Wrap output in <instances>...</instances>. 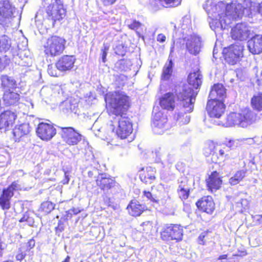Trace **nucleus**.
<instances>
[{
	"instance_id": "nucleus-49",
	"label": "nucleus",
	"mask_w": 262,
	"mask_h": 262,
	"mask_svg": "<svg viewBox=\"0 0 262 262\" xmlns=\"http://www.w3.org/2000/svg\"><path fill=\"white\" fill-rule=\"evenodd\" d=\"M127 61L121 59L118 61L115 64V68L120 71H125L126 69Z\"/></svg>"
},
{
	"instance_id": "nucleus-56",
	"label": "nucleus",
	"mask_w": 262,
	"mask_h": 262,
	"mask_svg": "<svg viewBox=\"0 0 262 262\" xmlns=\"http://www.w3.org/2000/svg\"><path fill=\"white\" fill-rule=\"evenodd\" d=\"M213 148L214 146L213 145L205 147L203 150L204 155L206 157H208L210 155L212 154L213 153Z\"/></svg>"
},
{
	"instance_id": "nucleus-7",
	"label": "nucleus",
	"mask_w": 262,
	"mask_h": 262,
	"mask_svg": "<svg viewBox=\"0 0 262 262\" xmlns=\"http://www.w3.org/2000/svg\"><path fill=\"white\" fill-rule=\"evenodd\" d=\"M183 229L177 224L166 225L161 232V237L163 241H180L183 237Z\"/></svg>"
},
{
	"instance_id": "nucleus-47",
	"label": "nucleus",
	"mask_w": 262,
	"mask_h": 262,
	"mask_svg": "<svg viewBox=\"0 0 262 262\" xmlns=\"http://www.w3.org/2000/svg\"><path fill=\"white\" fill-rule=\"evenodd\" d=\"M165 7H176L181 2L179 0H159Z\"/></svg>"
},
{
	"instance_id": "nucleus-46",
	"label": "nucleus",
	"mask_w": 262,
	"mask_h": 262,
	"mask_svg": "<svg viewBox=\"0 0 262 262\" xmlns=\"http://www.w3.org/2000/svg\"><path fill=\"white\" fill-rule=\"evenodd\" d=\"M143 196L147 198L148 200H149L151 202L158 203L159 199L158 196L155 194H153L151 192L149 191L144 190L143 192Z\"/></svg>"
},
{
	"instance_id": "nucleus-52",
	"label": "nucleus",
	"mask_w": 262,
	"mask_h": 262,
	"mask_svg": "<svg viewBox=\"0 0 262 262\" xmlns=\"http://www.w3.org/2000/svg\"><path fill=\"white\" fill-rule=\"evenodd\" d=\"M26 254L27 252L24 250V248L20 247L19 248L17 254L16 255V260L19 261L22 260L25 258Z\"/></svg>"
},
{
	"instance_id": "nucleus-11",
	"label": "nucleus",
	"mask_w": 262,
	"mask_h": 262,
	"mask_svg": "<svg viewBox=\"0 0 262 262\" xmlns=\"http://www.w3.org/2000/svg\"><path fill=\"white\" fill-rule=\"evenodd\" d=\"M19 185L13 182L7 188H4L0 196V206L3 210H9L11 207L10 200L14 195V191L18 189Z\"/></svg>"
},
{
	"instance_id": "nucleus-18",
	"label": "nucleus",
	"mask_w": 262,
	"mask_h": 262,
	"mask_svg": "<svg viewBox=\"0 0 262 262\" xmlns=\"http://www.w3.org/2000/svg\"><path fill=\"white\" fill-rule=\"evenodd\" d=\"M96 185L104 192H107L111 188L118 186V184L110 175L102 173L97 177Z\"/></svg>"
},
{
	"instance_id": "nucleus-3",
	"label": "nucleus",
	"mask_w": 262,
	"mask_h": 262,
	"mask_svg": "<svg viewBox=\"0 0 262 262\" xmlns=\"http://www.w3.org/2000/svg\"><path fill=\"white\" fill-rule=\"evenodd\" d=\"M202 75L199 70H194L191 72L187 78L188 84H184L179 87L177 92L178 99L182 101L181 105L186 112L192 111L195 97L202 83Z\"/></svg>"
},
{
	"instance_id": "nucleus-13",
	"label": "nucleus",
	"mask_w": 262,
	"mask_h": 262,
	"mask_svg": "<svg viewBox=\"0 0 262 262\" xmlns=\"http://www.w3.org/2000/svg\"><path fill=\"white\" fill-rule=\"evenodd\" d=\"M153 132L155 134H163L168 128L167 119L161 112L156 113L151 124Z\"/></svg>"
},
{
	"instance_id": "nucleus-14",
	"label": "nucleus",
	"mask_w": 262,
	"mask_h": 262,
	"mask_svg": "<svg viewBox=\"0 0 262 262\" xmlns=\"http://www.w3.org/2000/svg\"><path fill=\"white\" fill-rule=\"evenodd\" d=\"M250 34V27L246 23H238L231 29V37L235 40H246Z\"/></svg>"
},
{
	"instance_id": "nucleus-29",
	"label": "nucleus",
	"mask_w": 262,
	"mask_h": 262,
	"mask_svg": "<svg viewBox=\"0 0 262 262\" xmlns=\"http://www.w3.org/2000/svg\"><path fill=\"white\" fill-rule=\"evenodd\" d=\"M24 204L21 201L15 202L12 208L10 207L9 210H4L5 218L4 222L7 223L8 220L10 219H13L15 216L16 214L22 212L24 210Z\"/></svg>"
},
{
	"instance_id": "nucleus-6",
	"label": "nucleus",
	"mask_w": 262,
	"mask_h": 262,
	"mask_svg": "<svg viewBox=\"0 0 262 262\" xmlns=\"http://www.w3.org/2000/svg\"><path fill=\"white\" fill-rule=\"evenodd\" d=\"M47 17L52 20V25L54 26L57 20L62 19L66 15V10L63 8V3L53 1L46 8Z\"/></svg>"
},
{
	"instance_id": "nucleus-43",
	"label": "nucleus",
	"mask_w": 262,
	"mask_h": 262,
	"mask_svg": "<svg viewBox=\"0 0 262 262\" xmlns=\"http://www.w3.org/2000/svg\"><path fill=\"white\" fill-rule=\"evenodd\" d=\"M35 245V241L34 238H31L28 242L24 243L21 246V248H24V250L27 252L30 253H33V249Z\"/></svg>"
},
{
	"instance_id": "nucleus-4",
	"label": "nucleus",
	"mask_w": 262,
	"mask_h": 262,
	"mask_svg": "<svg viewBox=\"0 0 262 262\" xmlns=\"http://www.w3.org/2000/svg\"><path fill=\"white\" fill-rule=\"evenodd\" d=\"M255 120V114L249 109H245L242 113H230L227 117L226 123H223L219 121L216 124H222L226 127L237 125L242 127H246L252 124Z\"/></svg>"
},
{
	"instance_id": "nucleus-30",
	"label": "nucleus",
	"mask_w": 262,
	"mask_h": 262,
	"mask_svg": "<svg viewBox=\"0 0 262 262\" xmlns=\"http://www.w3.org/2000/svg\"><path fill=\"white\" fill-rule=\"evenodd\" d=\"M174 96L172 93H167L164 94L160 100L161 106L165 110L172 111L174 108Z\"/></svg>"
},
{
	"instance_id": "nucleus-33",
	"label": "nucleus",
	"mask_w": 262,
	"mask_h": 262,
	"mask_svg": "<svg viewBox=\"0 0 262 262\" xmlns=\"http://www.w3.org/2000/svg\"><path fill=\"white\" fill-rule=\"evenodd\" d=\"M181 110L178 113H176L174 116V119L176 121V123L179 125H182L188 123L190 121V117L189 115H186L187 113L190 112H186L184 110L183 106L181 105L182 101H180Z\"/></svg>"
},
{
	"instance_id": "nucleus-55",
	"label": "nucleus",
	"mask_w": 262,
	"mask_h": 262,
	"mask_svg": "<svg viewBox=\"0 0 262 262\" xmlns=\"http://www.w3.org/2000/svg\"><path fill=\"white\" fill-rule=\"evenodd\" d=\"M10 60H8L6 56L3 59L0 57V71H2L5 68Z\"/></svg>"
},
{
	"instance_id": "nucleus-58",
	"label": "nucleus",
	"mask_w": 262,
	"mask_h": 262,
	"mask_svg": "<svg viewBox=\"0 0 262 262\" xmlns=\"http://www.w3.org/2000/svg\"><path fill=\"white\" fill-rule=\"evenodd\" d=\"M64 229V227L63 224L61 221L58 222L57 226L55 227L56 234L58 235V236H59L60 233L62 232Z\"/></svg>"
},
{
	"instance_id": "nucleus-32",
	"label": "nucleus",
	"mask_w": 262,
	"mask_h": 262,
	"mask_svg": "<svg viewBox=\"0 0 262 262\" xmlns=\"http://www.w3.org/2000/svg\"><path fill=\"white\" fill-rule=\"evenodd\" d=\"M31 127L28 123H25L16 126L13 130V134L15 141H19V139L28 135L30 130Z\"/></svg>"
},
{
	"instance_id": "nucleus-50",
	"label": "nucleus",
	"mask_w": 262,
	"mask_h": 262,
	"mask_svg": "<svg viewBox=\"0 0 262 262\" xmlns=\"http://www.w3.org/2000/svg\"><path fill=\"white\" fill-rule=\"evenodd\" d=\"M115 53L121 56H124L126 53V49L122 44L118 45L114 49Z\"/></svg>"
},
{
	"instance_id": "nucleus-27",
	"label": "nucleus",
	"mask_w": 262,
	"mask_h": 262,
	"mask_svg": "<svg viewBox=\"0 0 262 262\" xmlns=\"http://www.w3.org/2000/svg\"><path fill=\"white\" fill-rule=\"evenodd\" d=\"M78 104L75 100L68 99L61 102L60 108L64 114L72 113L76 114L78 113Z\"/></svg>"
},
{
	"instance_id": "nucleus-51",
	"label": "nucleus",
	"mask_w": 262,
	"mask_h": 262,
	"mask_svg": "<svg viewBox=\"0 0 262 262\" xmlns=\"http://www.w3.org/2000/svg\"><path fill=\"white\" fill-rule=\"evenodd\" d=\"M188 180L186 177H181L178 180V187L189 186L188 184Z\"/></svg>"
},
{
	"instance_id": "nucleus-59",
	"label": "nucleus",
	"mask_w": 262,
	"mask_h": 262,
	"mask_svg": "<svg viewBox=\"0 0 262 262\" xmlns=\"http://www.w3.org/2000/svg\"><path fill=\"white\" fill-rule=\"evenodd\" d=\"M88 174L89 177H94L97 179V177L101 173H99V170L97 169H93L92 170L89 171Z\"/></svg>"
},
{
	"instance_id": "nucleus-64",
	"label": "nucleus",
	"mask_w": 262,
	"mask_h": 262,
	"mask_svg": "<svg viewBox=\"0 0 262 262\" xmlns=\"http://www.w3.org/2000/svg\"><path fill=\"white\" fill-rule=\"evenodd\" d=\"M80 211L77 209H72L69 210V213L71 214H78Z\"/></svg>"
},
{
	"instance_id": "nucleus-21",
	"label": "nucleus",
	"mask_w": 262,
	"mask_h": 262,
	"mask_svg": "<svg viewBox=\"0 0 262 262\" xmlns=\"http://www.w3.org/2000/svg\"><path fill=\"white\" fill-rule=\"evenodd\" d=\"M249 51L253 54H259L262 52V35H255L247 42Z\"/></svg>"
},
{
	"instance_id": "nucleus-23",
	"label": "nucleus",
	"mask_w": 262,
	"mask_h": 262,
	"mask_svg": "<svg viewBox=\"0 0 262 262\" xmlns=\"http://www.w3.org/2000/svg\"><path fill=\"white\" fill-rule=\"evenodd\" d=\"M226 97V89L223 84L217 83L214 84L212 88L209 98L211 100H216L217 101H222L223 102Z\"/></svg>"
},
{
	"instance_id": "nucleus-19",
	"label": "nucleus",
	"mask_w": 262,
	"mask_h": 262,
	"mask_svg": "<svg viewBox=\"0 0 262 262\" xmlns=\"http://www.w3.org/2000/svg\"><path fill=\"white\" fill-rule=\"evenodd\" d=\"M76 58L73 55H63L56 63L57 69L61 72L71 71L74 66Z\"/></svg>"
},
{
	"instance_id": "nucleus-42",
	"label": "nucleus",
	"mask_w": 262,
	"mask_h": 262,
	"mask_svg": "<svg viewBox=\"0 0 262 262\" xmlns=\"http://www.w3.org/2000/svg\"><path fill=\"white\" fill-rule=\"evenodd\" d=\"M191 19L187 16H185L182 18L181 20V28L183 30V33L187 34V31L189 30L191 28Z\"/></svg>"
},
{
	"instance_id": "nucleus-8",
	"label": "nucleus",
	"mask_w": 262,
	"mask_h": 262,
	"mask_svg": "<svg viewBox=\"0 0 262 262\" xmlns=\"http://www.w3.org/2000/svg\"><path fill=\"white\" fill-rule=\"evenodd\" d=\"M240 4L242 8L239 10L242 13V17L244 16L252 18L258 13L262 15V2L260 3H258L251 0H245L243 4Z\"/></svg>"
},
{
	"instance_id": "nucleus-62",
	"label": "nucleus",
	"mask_w": 262,
	"mask_h": 262,
	"mask_svg": "<svg viewBox=\"0 0 262 262\" xmlns=\"http://www.w3.org/2000/svg\"><path fill=\"white\" fill-rule=\"evenodd\" d=\"M104 6H109L113 5L117 0H99Z\"/></svg>"
},
{
	"instance_id": "nucleus-45",
	"label": "nucleus",
	"mask_w": 262,
	"mask_h": 262,
	"mask_svg": "<svg viewBox=\"0 0 262 262\" xmlns=\"http://www.w3.org/2000/svg\"><path fill=\"white\" fill-rule=\"evenodd\" d=\"M232 201L237 204V206L239 207L241 205V207L246 208L249 205V201L247 199H243L241 197L239 198L233 197Z\"/></svg>"
},
{
	"instance_id": "nucleus-1",
	"label": "nucleus",
	"mask_w": 262,
	"mask_h": 262,
	"mask_svg": "<svg viewBox=\"0 0 262 262\" xmlns=\"http://www.w3.org/2000/svg\"><path fill=\"white\" fill-rule=\"evenodd\" d=\"M104 99L111 106L113 132L116 128V135L122 139L126 138L133 132L132 123L126 113L129 106L128 97L122 93L110 92L105 95Z\"/></svg>"
},
{
	"instance_id": "nucleus-25",
	"label": "nucleus",
	"mask_w": 262,
	"mask_h": 262,
	"mask_svg": "<svg viewBox=\"0 0 262 262\" xmlns=\"http://www.w3.org/2000/svg\"><path fill=\"white\" fill-rule=\"evenodd\" d=\"M156 172L155 168L151 166L147 167L145 170L143 168L140 173V179L145 184H150L156 179Z\"/></svg>"
},
{
	"instance_id": "nucleus-10",
	"label": "nucleus",
	"mask_w": 262,
	"mask_h": 262,
	"mask_svg": "<svg viewBox=\"0 0 262 262\" xmlns=\"http://www.w3.org/2000/svg\"><path fill=\"white\" fill-rule=\"evenodd\" d=\"M60 128L61 138L69 145H77L81 140L82 135L73 127H62Z\"/></svg>"
},
{
	"instance_id": "nucleus-26",
	"label": "nucleus",
	"mask_w": 262,
	"mask_h": 262,
	"mask_svg": "<svg viewBox=\"0 0 262 262\" xmlns=\"http://www.w3.org/2000/svg\"><path fill=\"white\" fill-rule=\"evenodd\" d=\"M19 95L13 90H5L4 91L2 100L6 106L14 105L17 104L19 100Z\"/></svg>"
},
{
	"instance_id": "nucleus-57",
	"label": "nucleus",
	"mask_w": 262,
	"mask_h": 262,
	"mask_svg": "<svg viewBox=\"0 0 262 262\" xmlns=\"http://www.w3.org/2000/svg\"><path fill=\"white\" fill-rule=\"evenodd\" d=\"M178 195L181 200H186L190 193V191H177Z\"/></svg>"
},
{
	"instance_id": "nucleus-31",
	"label": "nucleus",
	"mask_w": 262,
	"mask_h": 262,
	"mask_svg": "<svg viewBox=\"0 0 262 262\" xmlns=\"http://www.w3.org/2000/svg\"><path fill=\"white\" fill-rule=\"evenodd\" d=\"M1 88L5 90L12 91L17 88V82L15 79L8 75H2L0 78Z\"/></svg>"
},
{
	"instance_id": "nucleus-2",
	"label": "nucleus",
	"mask_w": 262,
	"mask_h": 262,
	"mask_svg": "<svg viewBox=\"0 0 262 262\" xmlns=\"http://www.w3.org/2000/svg\"><path fill=\"white\" fill-rule=\"evenodd\" d=\"M241 8L236 1L228 4L221 1L210 9L207 8L206 11L209 15L211 14L209 17H212L209 23L211 29L215 32L226 29L233 20L242 18L239 10Z\"/></svg>"
},
{
	"instance_id": "nucleus-60",
	"label": "nucleus",
	"mask_w": 262,
	"mask_h": 262,
	"mask_svg": "<svg viewBox=\"0 0 262 262\" xmlns=\"http://www.w3.org/2000/svg\"><path fill=\"white\" fill-rule=\"evenodd\" d=\"M236 76L241 80H243L244 79V72L242 69H237L235 71Z\"/></svg>"
},
{
	"instance_id": "nucleus-35",
	"label": "nucleus",
	"mask_w": 262,
	"mask_h": 262,
	"mask_svg": "<svg viewBox=\"0 0 262 262\" xmlns=\"http://www.w3.org/2000/svg\"><path fill=\"white\" fill-rule=\"evenodd\" d=\"M251 106L254 110L260 112L262 111V93L254 95L251 100Z\"/></svg>"
},
{
	"instance_id": "nucleus-39",
	"label": "nucleus",
	"mask_w": 262,
	"mask_h": 262,
	"mask_svg": "<svg viewBox=\"0 0 262 262\" xmlns=\"http://www.w3.org/2000/svg\"><path fill=\"white\" fill-rule=\"evenodd\" d=\"M33 215V212L30 211H26L24 214L23 216L19 220V222L20 223L26 222L29 226H32L34 223Z\"/></svg>"
},
{
	"instance_id": "nucleus-17",
	"label": "nucleus",
	"mask_w": 262,
	"mask_h": 262,
	"mask_svg": "<svg viewBox=\"0 0 262 262\" xmlns=\"http://www.w3.org/2000/svg\"><path fill=\"white\" fill-rule=\"evenodd\" d=\"M56 129L51 124L41 122L38 125L36 134L42 140L49 141L56 134Z\"/></svg>"
},
{
	"instance_id": "nucleus-38",
	"label": "nucleus",
	"mask_w": 262,
	"mask_h": 262,
	"mask_svg": "<svg viewBox=\"0 0 262 262\" xmlns=\"http://www.w3.org/2000/svg\"><path fill=\"white\" fill-rule=\"evenodd\" d=\"M55 207V204L50 201H46L41 204L39 210L45 214H48L54 209Z\"/></svg>"
},
{
	"instance_id": "nucleus-9",
	"label": "nucleus",
	"mask_w": 262,
	"mask_h": 262,
	"mask_svg": "<svg viewBox=\"0 0 262 262\" xmlns=\"http://www.w3.org/2000/svg\"><path fill=\"white\" fill-rule=\"evenodd\" d=\"M16 8L9 0L0 1V19L1 24L7 26L10 22V19L14 17Z\"/></svg>"
},
{
	"instance_id": "nucleus-22",
	"label": "nucleus",
	"mask_w": 262,
	"mask_h": 262,
	"mask_svg": "<svg viewBox=\"0 0 262 262\" xmlns=\"http://www.w3.org/2000/svg\"><path fill=\"white\" fill-rule=\"evenodd\" d=\"M16 115L10 111H6L0 114V129L9 127L14 122Z\"/></svg>"
},
{
	"instance_id": "nucleus-12",
	"label": "nucleus",
	"mask_w": 262,
	"mask_h": 262,
	"mask_svg": "<svg viewBox=\"0 0 262 262\" xmlns=\"http://www.w3.org/2000/svg\"><path fill=\"white\" fill-rule=\"evenodd\" d=\"M17 46L11 45V39L6 35H0V53L5 54L8 60L16 54Z\"/></svg>"
},
{
	"instance_id": "nucleus-15",
	"label": "nucleus",
	"mask_w": 262,
	"mask_h": 262,
	"mask_svg": "<svg viewBox=\"0 0 262 262\" xmlns=\"http://www.w3.org/2000/svg\"><path fill=\"white\" fill-rule=\"evenodd\" d=\"M184 39L186 41L187 50L190 54L196 55L200 53L202 48V42L200 36L195 34L187 35Z\"/></svg>"
},
{
	"instance_id": "nucleus-54",
	"label": "nucleus",
	"mask_w": 262,
	"mask_h": 262,
	"mask_svg": "<svg viewBox=\"0 0 262 262\" xmlns=\"http://www.w3.org/2000/svg\"><path fill=\"white\" fill-rule=\"evenodd\" d=\"M219 154L222 158L225 157V159L233 158V156L231 155V152H228L225 149H221L219 151Z\"/></svg>"
},
{
	"instance_id": "nucleus-63",
	"label": "nucleus",
	"mask_w": 262,
	"mask_h": 262,
	"mask_svg": "<svg viewBox=\"0 0 262 262\" xmlns=\"http://www.w3.org/2000/svg\"><path fill=\"white\" fill-rule=\"evenodd\" d=\"M157 40L158 41L163 43L166 40V36L163 34H159L157 36Z\"/></svg>"
},
{
	"instance_id": "nucleus-61",
	"label": "nucleus",
	"mask_w": 262,
	"mask_h": 262,
	"mask_svg": "<svg viewBox=\"0 0 262 262\" xmlns=\"http://www.w3.org/2000/svg\"><path fill=\"white\" fill-rule=\"evenodd\" d=\"M108 48L104 47V49H101V59L102 61L104 63L106 60V56L107 54Z\"/></svg>"
},
{
	"instance_id": "nucleus-5",
	"label": "nucleus",
	"mask_w": 262,
	"mask_h": 262,
	"mask_svg": "<svg viewBox=\"0 0 262 262\" xmlns=\"http://www.w3.org/2000/svg\"><path fill=\"white\" fill-rule=\"evenodd\" d=\"M66 40L60 37L52 36L48 38L45 46V54L51 56H56L61 54L65 49Z\"/></svg>"
},
{
	"instance_id": "nucleus-41",
	"label": "nucleus",
	"mask_w": 262,
	"mask_h": 262,
	"mask_svg": "<svg viewBox=\"0 0 262 262\" xmlns=\"http://www.w3.org/2000/svg\"><path fill=\"white\" fill-rule=\"evenodd\" d=\"M224 144L230 150H233L239 146V141L238 140L226 138Z\"/></svg>"
},
{
	"instance_id": "nucleus-53",
	"label": "nucleus",
	"mask_w": 262,
	"mask_h": 262,
	"mask_svg": "<svg viewBox=\"0 0 262 262\" xmlns=\"http://www.w3.org/2000/svg\"><path fill=\"white\" fill-rule=\"evenodd\" d=\"M140 226L143 227V231L145 232L148 233L152 228V223L150 221H146L143 222Z\"/></svg>"
},
{
	"instance_id": "nucleus-20",
	"label": "nucleus",
	"mask_w": 262,
	"mask_h": 262,
	"mask_svg": "<svg viewBox=\"0 0 262 262\" xmlns=\"http://www.w3.org/2000/svg\"><path fill=\"white\" fill-rule=\"evenodd\" d=\"M198 208L208 214H211L215 209V204L211 196H207L202 198L196 202Z\"/></svg>"
},
{
	"instance_id": "nucleus-48",
	"label": "nucleus",
	"mask_w": 262,
	"mask_h": 262,
	"mask_svg": "<svg viewBox=\"0 0 262 262\" xmlns=\"http://www.w3.org/2000/svg\"><path fill=\"white\" fill-rule=\"evenodd\" d=\"M143 26L142 24L140 21L136 20H133L132 22L128 25V28L132 30H134L138 32L141 27Z\"/></svg>"
},
{
	"instance_id": "nucleus-34",
	"label": "nucleus",
	"mask_w": 262,
	"mask_h": 262,
	"mask_svg": "<svg viewBox=\"0 0 262 262\" xmlns=\"http://www.w3.org/2000/svg\"><path fill=\"white\" fill-rule=\"evenodd\" d=\"M173 66L174 63L172 59L169 57L167 62L165 63L161 75L162 80H168L170 79L173 72Z\"/></svg>"
},
{
	"instance_id": "nucleus-24",
	"label": "nucleus",
	"mask_w": 262,
	"mask_h": 262,
	"mask_svg": "<svg viewBox=\"0 0 262 262\" xmlns=\"http://www.w3.org/2000/svg\"><path fill=\"white\" fill-rule=\"evenodd\" d=\"M129 213L133 216H140L145 210L147 206L136 200H132L127 206Z\"/></svg>"
},
{
	"instance_id": "nucleus-28",
	"label": "nucleus",
	"mask_w": 262,
	"mask_h": 262,
	"mask_svg": "<svg viewBox=\"0 0 262 262\" xmlns=\"http://www.w3.org/2000/svg\"><path fill=\"white\" fill-rule=\"evenodd\" d=\"M207 185L211 191L219 189L222 183L219 173L214 171L211 173L208 179L206 180Z\"/></svg>"
},
{
	"instance_id": "nucleus-16",
	"label": "nucleus",
	"mask_w": 262,
	"mask_h": 262,
	"mask_svg": "<svg viewBox=\"0 0 262 262\" xmlns=\"http://www.w3.org/2000/svg\"><path fill=\"white\" fill-rule=\"evenodd\" d=\"M225 105L222 101L209 100L208 101L206 111L211 118H220L224 113Z\"/></svg>"
},
{
	"instance_id": "nucleus-40",
	"label": "nucleus",
	"mask_w": 262,
	"mask_h": 262,
	"mask_svg": "<svg viewBox=\"0 0 262 262\" xmlns=\"http://www.w3.org/2000/svg\"><path fill=\"white\" fill-rule=\"evenodd\" d=\"M17 46L16 54L14 55V57L12 58L11 60L16 63L18 61V59L23 60L25 57L27 58L28 56V51L27 50H20L18 47Z\"/></svg>"
},
{
	"instance_id": "nucleus-44",
	"label": "nucleus",
	"mask_w": 262,
	"mask_h": 262,
	"mask_svg": "<svg viewBox=\"0 0 262 262\" xmlns=\"http://www.w3.org/2000/svg\"><path fill=\"white\" fill-rule=\"evenodd\" d=\"M231 51L236 54V56L240 57L243 56V47L237 45H232L229 47Z\"/></svg>"
},
{
	"instance_id": "nucleus-37",
	"label": "nucleus",
	"mask_w": 262,
	"mask_h": 262,
	"mask_svg": "<svg viewBox=\"0 0 262 262\" xmlns=\"http://www.w3.org/2000/svg\"><path fill=\"white\" fill-rule=\"evenodd\" d=\"M224 52H225V58L229 63L233 65L239 60V58L236 56V54L232 53L229 48L226 50V51L225 50Z\"/></svg>"
},
{
	"instance_id": "nucleus-36",
	"label": "nucleus",
	"mask_w": 262,
	"mask_h": 262,
	"mask_svg": "<svg viewBox=\"0 0 262 262\" xmlns=\"http://www.w3.org/2000/svg\"><path fill=\"white\" fill-rule=\"evenodd\" d=\"M246 170H241L236 171L234 176L229 179V183L231 185H235L238 184L246 176Z\"/></svg>"
}]
</instances>
